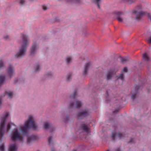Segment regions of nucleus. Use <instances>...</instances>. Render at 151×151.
<instances>
[{"label":"nucleus","mask_w":151,"mask_h":151,"mask_svg":"<svg viewBox=\"0 0 151 151\" xmlns=\"http://www.w3.org/2000/svg\"><path fill=\"white\" fill-rule=\"evenodd\" d=\"M37 126L34 121L33 117L32 116H29L28 120L25 123L24 125L20 128L22 134L23 135H27L28 134V129L32 128L34 130L37 129Z\"/></svg>","instance_id":"nucleus-1"},{"label":"nucleus","mask_w":151,"mask_h":151,"mask_svg":"<svg viewBox=\"0 0 151 151\" xmlns=\"http://www.w3.org/2000/svg\"><path fill=\"white\" fill-rule=\"evenodd\" d=\"M23 39L22 45L19 48V52L16 54L15 57L16 58H20L25 55L27 50V46L29 42L28 36L25 35H22Z\"/></svg>","instance_id":"nucleus-2"},{"label":"nucleus","mask_w":151,"mask_h":151,"mask_svg":"<svg viewBox=\"0 0 151 151\" xmlns=\"http://www.w3.org/2000/svg\"><path fill=\"white\" fill-rule=\"evenodd\" d=\"M141 9L142 7L141 6L139 5L136 7L135 10L133 11V13L135 14L136 15L135 17L136 19L139 20L143 16L146 15L148 19L150 20L151 22V15L145 12L141 11Z\"/></svg>","instance_id":"nucleus-3"},{"label":"nucleus","mask_w":151,"mask_h":151,"mask_svg":"<svg viewBox=\"0 0 151 151\" xmlns=\"http://www.w3.org/2000/svg\"><path fill=\"white\" fill-rule=\"evenodd\" d=\"M9 113H6L1 118V123L0 125V141H1L2 137L5 133L4 125L6 120L8 116Z\"/></svg>","instance_id":"nucleus-4"},{"label":"nucleus","mask_w":151,"mask_h":151,"mask_svg":"<svg viewBox=\"0 0 151 151\" xmlns=\"http://www.w3.org/2000/svg\"><path fill=\"white\" fill-rule=\"evenodd\" d=\"M11 139L14 141H15L17 140L22 141L23 138L22 136L20 135L18 130L16 129L14 132L11 137Z\"/></svg>","instance_id":"nucleus-5"},{"label":"nucleus","mask_w":151,"mask_h":151,"mask_svg":"<svg viewBox=\"0 0 151 151\" xmlns=\"http://www.w3.org/2000/svg\"><path fill=\"white\" fill-rule=\"evenodd\" d=\"M6 72L7 76L10 78H11L14 74V67L11 65L9 64L6 70Z\"/></svg>","instance_id":"nucleus-6"},{"label":"nucleus","mask_w":151,"mask_h":151,"mask_svg":"<svg viewBox=\"0 0 151 151\" xmlns=\"http://www.w3.org/2000/svg\"><path fill=\"white\" fill-rule=\"evenodd\" d=\"M90 114V112L88 110H84L78 112L77 116L78 119L82 118L88 116Z\"/></svg>","instance_id":"nucleus-7"},{"label":"nucleus","mask_w":151,"mask_h":151,"mask_svg":"<svg viewBox=\"0 0 151 151\" xmlns=\"http://www.w3.org/2000/svg\"><path fill=\"white\" fill-rule=\"evenodd\" d=\"M91 65V63L90 62L87 63L85 64L83 73V75L86 76L87 74L88 69L90 68Z\"/></svg>","instance_id":"nucleus-8"},{"label":"nucleus","mask_w":151,"mask_h":151,"mask_svg":"<svg viewBox=\"0 0 151 151\" xmlns=\"http://www.w3.org/2000/svg\"><path fill=\"white\" fill-rule=\"evenodd\" d=\"M116 137L119 139L123 138L124 137L123 135L120 133H113L111 136L112 139V140H114L115 139V137Z\"/></svg>","instance_id":"nucleus-9"},{"label":"nucleus","mask_w":151,"mask_h":151,"mask_svg":"<svg viewBox=\"0 0 151 151\" xmlns=\"http://www.w3.org/2000/svg\"><path fill=\"white\" fill-rule=\"evenodd\" d=\"M139 86H136L135 88L132 91V98L134 99L137 93V92L138 91L139 89Z\"/></svg>","instance_id":"nucleus-10"},{"label":"nucleus","mask_w":151,"mask_h":151,"mask_svg":"<svg viewBox=\"0 0 151 151\" xmlns=\"http://www.w3.org/2000/svg\"><path fill=\"white\" fill-rule=\"evenodd\" d=\"M80 128L86 133L88 134L89 133V128L87 125L85 124H82L81 125Z\"/></svg>","instance_id":"nucleus-11"},{"label":"nucleus","mask_w":151,"mask_h":151,"mask_svg":"<svg viewBox=\"0 0 151 151\" xmlns=\"http://www.w3.org/2000/svg\"><path fill=\"white\" fill-rule=\"evenodd\" d=\"M6 95H7L8 96V97L10 98H12L13 95V93L12 92H5L4 94L2 96H1L0 97V106L1 105V99H2V96H4Z\"/></svg>","instance_id":"nucleus-12"},{"label":"nucleus","mask_w":151,"mask_h":151,"mask_svg":"<svg viewBox=\"0 0 151 151\" xmlns=\"http://www.w3.org/2000/svg\"><path fill=\"white\" fill-rule=\"evenodd\" d=\"M37 47L36 43H34L31 48V54L33 55L37 49Z\"/></svg>","instance_id":"nucleus-13"},{"label":"nucleus","mask_w":151,"mask_h":151,"mask_svg":"<svg viewBox=\"0 0 151 151\" xmlns=\"http://www.w3.org/2000/svg\"><path fill=\"white\" fill-rule=\"evenodd\" d=\"M17 145L16 144H14L12 145H10L9 148V151H17Z\"/></svg>","instance_id":"nucleus-14"},{"label":"nucleus","mask_w":151,"mask_h":151,"mask_svg":"<svg viewBox=\"0 0 151 151\" xmlns=\"http://www.w3.org/2000/svg\"><path fill=\"white\" fill-rule=\"evenodd\" d=\"M117 14V19L118 21L119 22H123V20L122 18L121 17L122 15L123 14V13L121 12H118L116 13Z\"/></svg>","instance_id":"nucleus-15"},{"label":"nucleus","mask_w":151,"mask_h":151,"mask_svg":"<svg viewBox=\"0 0 151 151\" xmlns=\"http://www.w3.org/2000/svg\"><path fill=\"white\" fill-rule=\"evenodd\" d=\"M114 73H116V72H114L113 69L111 70H109L108 73L106 75V77L107 80H109L111 79V78L112 76V75Z\"/></svg>","instance_id":"nucleus-16"},{"label":"nucleus","mask_w":151,"mask_h":151,"mask_svg":"<svg viewBox=\"0 0 151 151\" xmlns=\"http://www.w3.org/2000/svg\"><path fill=\"white\" fill-rule=\"evenodd\" d=\"M37 137L35 135H32L30 137H27V142L30 143L35 140L37 139Z\"/></svg>","instance_id":"nucleus-17"},{"label":"nucleus","mask_w":151,"mask_h":151,"mask_svg":"<svg viewBox=\"0 0 151 151\" xmlns=\"http://www.w3.org/2000/svg\"><path fill=\"white\" fill-rule=\"evenodd\" d=\"M52 124L50 123H49L48 122H46L43 125V127L44 129H49L50 127H51L52 129H53V131H54V129L52 128Z\"/></svg>","instance_id":"nucleus-18"},{"label":"nucleus","mask_w":151,"mask_h":151,"mask_svg":"<svg viewBox=\"0 0 151 151\" xmlns=\"http://www.w3.org/2000/svg\"><path fill=\"white\" fill-rule=\"evenodd\" d=\"M143 59L145 61H148L149 60V58L147 54L145 53L143 55H142Z\"/></svg>","instance_id":"nucleus-19"},{"label":"nucleus","mask_w":151,"mask_h":151,"mask_svg":"<svg viewBox=\"0 0 151 151\" xmlns=\"http://www.w3.org/2000/svg\"><path fill=\"white\" fill-rule=\"evenodd\" d=\"M82 105V103L81 101L76 100V104L75 106L76 107L78 108L81 107Z\"/></svg>","instance_id":"nucleus-20"},{"label":"nucleus","mask_w":151,"mask_h":151,"mask_svg":"<svg viewBox=\"0 0 151 151\" xmlns=\"http://www.w3.org/2000/svg\"><path fill=\"white\" fill-rule=\"evenodd\" d=\"M5 79L4 76H0V86L2 85L4 83Z\"/></svg>","instance_id":"nucleus-21"},{"label":"nucleus","mask_w":151,"mask_h":151,"mask_svg":"<svg viewBox=\"0 0 151 151\" xmlns=\"http://www.w3.org/2000/svg\"><path fill=\"white\" fill-rule=\"evenodd\" d=\"M129 60V58L128 57L121 58V61L122 63H124L128 61Z\"/></svg>","instance_id":"nucleus-22"},{"label":"nucleus","mask_w":151,"mask_h":151,"mask_svg":"<svg viewBox=\"0 0 151 151\" xmlns=\"http://www.w3.org/2000/svg\"><path fill=\"white\" fill-rule=\"evenodd\" d=\"M93 2L99 8H100L99 4L101 2V0H94L93 1Z\"/></svg>","instance_id":"nucleus-23"},{"label":"nucleus","mask_w":151,"mask_h":151,"mask_svg":"<svg viewBox=\"0 0 151 151\" xmlns=\"http://www.w3.org/2000/svg\"><path fill=\"white\" fill-rule=\"evenodd\" d=\"M124 79V76L123 73L120 74L119 77L118 78L117 80L116 81V82L119 81V79H120L122 81H123Z\"/></svg>","instance_id":"nucleus-24"},{"label":"nucleus","mask_w":151,"mask_h":151,"mask_svg":"<svg viewBox=\"0 0 151 151\" xmlns=\"http://www.w3.org/2000/svg\"><path fill=\"white\" fill-rule=\"evenodd\" d=\"M14 125V124L12 122H10L7 125V131H9V130L10 129L11 126Z\"/></svg>","instance_id":"nucleus-25"},{"label":"nucleus","mask_w":151,"mask_h":151,"mask_svg":"<svg viewBox=\"0 0 151 151\" xmlns=\"http://www.w3.org/2000/svg\"><path fill=\"white\" fill-rule=\"evenodd\" d=\"M77 95V92L76 91H74V92L73 93V94L70 96V98L71 99H75V97Z\"/></svg>","instance_id":"nucleus-26"},{"label":"nucleus","mask_w":151,"mask_h":151,"mask_svg":"<svg viewBox=\"0 0 151 151\" xmlns=\"http://www.w3.org/2000/svg\"><path fill=\"white\" fill-rule=\"evenodd\" d=\"M4 67V65L3 60H0V68H2Z\"/></svg>","instance_id":"nucleus-27"},{"label":"nucleus","mask_w":151,"mask_h":151,"mask_svg":"<svg viewBox=\"0 0 151 151\" xmlns=\"http://www.w3.org/2000/svg\"><path fill=\"white\" fill-rule=\"evenodd\" d=\"M72 60L71 58L70 57H68L66 59V61L67 63H70Z\"/></svg>","instance_id":"nucleus-28"},{"label":"nucleus","mask_w":151,"mask_h":151,"mask_svg":"<svg viewBox=\"0 0 151 151\" xmlns=\"http://www.w3.org/2000/svg\"><path fill=\"white\" fill-rule=\"evenodd\" d=\"M40 70V65H37L35 67V71L37 72L39 71Z\"/></svg>","instance_id":"nucleus-29"},{"label":"nucleus","mask_w":151,"mask_h":151,"mask_svg":"<svg viewBox=\"0 0 151 151\" xmlns=\"http://www.w3.org/2000/svg\"><path fill=\"white\" fill-rule=\"evenodd\" d=\"M4 144L0 145V151H4Z\"/></svg>","instance_id":"nucleus-30"},{"label":"nucleus","mask_w":151,"mask_h":151,"mask_svg":"<svg viewBox=\"0 0 151 151\" xmlns=\"http://www.w3.org/2000/svg\"><path fill=\"white\" fill-rule=\"evenodd\" d=\"M52 139V137L51 136H50L48 139V141L50 144L51 143Z\"/></svg>","instance_id":"nucleus-31"},{"label":"nucleus","mask_w":151,"mask_h":151,"mask_svg":"<svg viewBox=\"0 0 151 151\" xmlns=\"http://www.w3.org/2000/svg\"><path fill=\"white\" fill-rule=\"evenodd\" d=\"M125 1L129 4H131L135 1V0H125Z\"/></svg>","instance_id":"nucleus-32"},{"label":"nucleus","mask_w":151,"mask_h":151,"mask_svg":"<svg viewBox=\"0 0 151 151\" xmlns=\"http://www.w3.org/2000/svg\"><path fill=\"white\" fill-rule=\"evenodd\" d=\"M72 75V74L71 73H69L67 77V80L68 81H69Z\"/></svg>","instance_id":"nucleus-33"},{"label":"nucleus","mask_w":151,"mask_h":151,"mask_svg":"<svg viewBox=\"0 0 151 151\" xmlns=\"http://www.w3.org/2000/svg\"><path fill=\"white\" fill-rule=\"evenodd\" d=\"M70 108H73L74 106V103H71L70 104Z\"/></svg>","instance_id":"nucleus-34"},{"label":"nucleus","mask_w":151,"mask_h":151,"mask_svg":"<svg viewBox=\"0 0 151 151\" xmlns=\"http://www.w3.org/2000/svg\"><path fill=\"white\" fill-rule=\"evenodd\" d=\"M127 67H125L124 68L122 72L123 73L124 72H127Z\"/></svg>","instance_id":"nucleus-35"},{"label":"nucleus","mask_w":151,"mask_h":151,"mask_svg":"<svg viewBox=\"0 0 151 151\" xmlns=\"http://www.w3.org/2000/svg\"><path fill=\"white\" fill-rule=\"evenodd\" d=\"M25 2V1L24 0H20L19 3L21 5H23Z\"/></svg>","instance_id":"nucleus-36"},{"label":"nucleus","mask_w":151,"mask_h":151,"mask_svg":"<svg viewBox=\"0 0 151 151\" xmlns=\"http://www.w3.org/2000/svg\"><path fill=\"white\" fill-rule=\"evenodd\" d=\"M134 142V139H130V141L129 142V143H132Z\"/></svg>","instance_id":"nucleus-37"},{"label":"nucleus","mask_w":151,"mask_h":151,"mask_svg":"<svg viewBox=\"0 0 151 151\" xmlns=\"http://www.w3.org/2000/svg\"><path fill=\"white\" fill-rule=\"evenodd\" d=\"M42 9L43 10H45L47 9V8L46 6L44 5L42 6Z\"/></svg>","instance_id":"nucleus-38"},{"label":"nucleus","mask_w":151,"mask_h":151,"mask_svg":"<svg viewBox=\"0 0 151 151\" xmlns=\"http://www.w3.org/2000/svg\"><path fill=\"white\" fill-rule=\"evenodd\" d=\"M118 110L116 109L115 111H113V113L114 114L118 112Z\"/></svg>","instance_id":"nucleus-39"},{"label":"nucleus","mask_w":151,"mask_h":151,"mask_svg":"<svg viewBox=\"0 0 151 151\" xmlns=\"http://www.w3.org/2000/svg\"><path fill=\"white\" fill-rule=\"evenodd\" d=\"M8 37V36L7 35H6L5 36H4V38L5 39H7Z\"/></svg>","instance_id":"nucleus-40"},{"label":"nucleus","mask_w":151,"mask_h":151,"mask_svg":"<svg viewBox=\"0 0 151 151\" xmlns=\"http://www.w3.org/2000/svg\"><path fill=\"white\" fill-rule=\"evenodd\" d=\"M148 42L150 43H151V36L150 37V39L148 40Z\"/></svg>","instance_id":"nucleus-41"},{"label":"nucleus","mask_w":151,"mask_h":151,"mask_svg":"<svg viewBox=\"0 0 151 151\" xmlns=\"http://www.w3.org/2000/svg\"><path fill=\"white\" fill-rule=\"evenodd\" d=\"M115 151H120V150L119 148H118L117 149H116Z\"/></svg>","instance_id":"nucleus-42"},{"label":"nucleus","mask_w":151,"mask_h":151,"mask_svg":"<svg viewBox=\"0 0 151 151\" xmlns=\"http://www.w3.org/2000/svg\"><path fill=\"white\" fill-rule=\"evenodd\" d=\"M66 119H67V121H65V122H67V121L68 120H69V118L68 117V116L67 117Z\"/></svg>","instance_id":"nucleus-43"},{"label":"nucleus","mask_w":151,"mask_h":151,"mask_svg":"<svg viewBox=\"0 0 151 151\" xmlns=\"http://www.w3.org/2000/svg\"><path fill=\"white\" fill-rule=\"evenodd\" d=\"M51 75V73H50L48 74V75Z\"/></svg>","instance_id":"nucleus-44"},{"label":"nucleus","mask_w":151,"mask_h":151,"mask_svg":"<svg viewBox=\"0 0 151 151\" xmlns=\"http://www.w3.org/2000/svg\"><path fill=\"white\" fill-rule=\"evenodd\" d=\"M73 151H77L76 150L74 149L73 150Z\"/></svg>","instance_id":"nucleus-45"},{"label":"nucleus","mask_w":151,"mask_h":151,"mask_svg":"<svg viewBox=\"0 0 151 151\" xmlns=\"http://www.w3.org/2000/svg\"><path fill=\"white\" fill-rule=\"evenodd\" d=\"M114 129L115 130H116V127H115Z\"/></svg>","instance_id":"nucleus-46"},{"label":"nucleus","mask_w":151,"mask_h":151,"mask_svg":"<svg viewBox=\"0 0 151 151\" xmlns=\"http://www.w3.org/2000/svg\"><path fill=\"white\" fill-rule=\"evenodd\" d=\"M106 93H107V95H108V92H107V91H106Z\"/></svg>","instance_id":"nucleus-47"},{"label":"nucleus","mask_w":151,"mask_h":151,"mask_svg":"<svg viewBox=\"0 0 151 151\" xmlns=\"http://www.w3.org/2000/svg\"><path fill=\"white\" fill-rule=\"evenodd\" d=\"M51 151H54V150H51Z\"/></svg>","instance_id":"nucleus-48"},{"label":"nucleus","mask_w":151,"mask_h":151,"mask_svg":"<svg viewBox=\"0 0 151 151\" xmlns=\"http://www.w3.org/2000/svg\"><path fill=\"white\" fill-rule=\"evenodd\" d=\"M109 151V150H107V151Z\"/></svg>","instance_id":"nucleus-49"},{"label":"nucleus","mask_w":151,"mask_h":151,"mask_svg":"<svg viewBox=\"0 0 151 151\" xmlns=\"http://www.w3.org/2000/svg\"><path fill=\"white\" fill-rule=\"evenodd\" d=\"M37 151H39V150H37Z\"/></svg>","instance_id":"nucleus-50"}]
</instances>
